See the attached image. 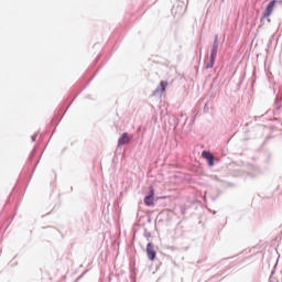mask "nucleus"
<instances>
[{
  "instance_id": "nucleus-1",
  "label": "nucleus",
  "mask_w": 282,
  "mask_h": 282,
  "mask_svg": "<svg viewBox=\"0 0 282 282\" xmlns=\"http://www.w3.org/2000/svg\"><path fill=\"white\" fill-rule=\"evenodd\" d=\"M144 204H145V206H154V204H155V189H153V186L149 187V195L144 197Z\"/></svg>"
},
{
  "instance_id": "nucleus-2",
  "label": "nucleus",
  "mask_w": 282,
  "mask_h": 282,
  "mask_svg": "<svg viewBox=\"0 0 282 282\" xmlns=\"http://www.w3.org/2000/svg\"><path fill=\"white\" fill-rule=\"evenodd\" d=\"M216 58H217V46H213L210 56H209V62L206 65L207 69H212V67H215Z\"/></svg>"
},
{
  "instance_id": "nucleus-3",
  "label": "nucleus",
  "mask_w": 282,
  "mask_h": 282,
  "mask_svg": "<svg viewBox=\"0 0 282 282\" xmlns=\"http://www.w3.org/2000/svg\"><path fill=\"white\" fill-rule=\"evenodd\" d=\"M275 3H276V0H273V1H271V2L267 6L264 12L262 13V19H268V17H271V15H272V12H274V6H275Z\"/></svg>"
},
{
  "instance_id": "nucleus-4",
  "label": "nucleus",
  "mask_w": 282,
  "mask_h": 282,
  "mask_svg": "<svg viewBox=\"0 0 282 282\" xmlns=\"http://www.w3.org/2000/svg\"><path fill=\"white\" fill-rule=\"evenodd\" d=\"M202 156L207 160L209 166H215V156L209 151H203Z\"/></svg>"
},
{
  "instance_id": "nucleus-5",
  "label": "nucleus",
  "mask_w": 282,
  "mask_h": 282,
  "mask_svg": "<svg viewBox=\"0 0 282 282\" xmlns=\"http://www.w3.org/2000/svg\"><path fill=\"white\" fill-rule=\"evenodd\" d=\"M147 254H148L150 261H154L155 260L156 252H155V249L153 248V243L152 242H149L148 246H147Z\"/></svg>"
},
{
  "instance_id": "nucleus-6",
  "label": "nucleus",
  "mask_w": 282,
  "mask_h": 282,
  "mask_svg": "<svg viewBox=\"0 0 282 282\" xmlns=\"http://www.w3.org/2000/svg\"><path fill=\"white\" fill-rule=\"evenodd\" d=\"M129 142H131V138L129 133L124 132L118 141V147H123V144H129Z\"/></svg>"
},
{
  "instance_id": "nucleus-7",
  "label": "nucleus",
  "mask_w": 282,
  "mask_h": 282,
  "mask_svg": "<svg viewBox=\"0 0 282 282\" xmlns=\"http://www.w3.org/2000/svg\"><path fill=\"white\" fill-rule=\"evenodd\" d=\"M166 87H169V82L162 80L155 89V94H164V91H166Z\"/></svg>"
}]
</instances>
